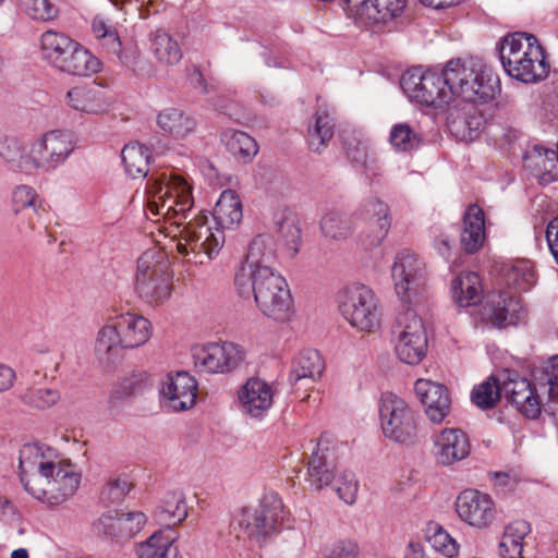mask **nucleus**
Wrapping results in <instances>:
<instances>
[{
	"mask_svg": "<svg viewBox=\"0 0 558 558\" xmlns=\"http://www.w3.org/2000/svg\"><path fill=\"white\" fill-rule=\"evenodd\" d=\"M450 102L475 106L495 98L499 81L480 59H454L446 63Z\"/></svg>",
	"mask_w": 558,
	"mask_h": 558,
	"instance_id": "obj_4",
	"label": "nucleus"
},
{
	"mask_svg": "<svg viewBox=\"0 0 558 558\" xmlns=\"http://www.w3.org/2000/svg\"><path fill=\"white\" fill-rule=\"evenodd\" d=\"M545 373L549 385L545 410L558 420V355L547 362Z\"/></svg>",
	"mask_w": 558,
	"mask_h": 558,
	"instance_id": "obj_54",
	"label": "nucleus"
},
{
	"mask_svg": "<svg viewBox=\"0 0 558 558\" xmlns=\"http://www.w3.org/2000/svg\"><path fill=\"white\" fill-rule=\"evenodd\" d=\"M432 456L437 464L450 466L470 454L468 435L460 428H444L432 436Z\"/></svg>",
	"mask_w": 558,
	"mask_h": 558,
	"instance_id": "obj_17",
	"label": "nucleus"
},
{
	"mask_svg": "<svg viewBox=\"0 0 558 558\" xmlns=\"http://www.w3.org/2000/svg\"><path fill=\"white\" fill-rule=\"evenodd\" d=\"M414 390L424 405L425 414L433 424H440L451 411V398L448 389L438 383L420 378Z\"/></svg>",
	"mask_w": 558,
	"mask_h": 558,
	"instance_id": "obj_20",
	"label": "nucleus"
},
{
	"mask_svg": "<svg viewBox=\"0 0 558 558\" xmlns=\"http://www.w3.org/2000/svg\"><path fill=\"white\" fill-rule=\"evenodd\" d=\"M524 167L536 177L542 184L558 180V151L542 145H533L523 155Z\"/></svg>",
	"mask_w": 558,
	"mask_h": 558,
	"instance_id": "obj_25",
	"label": "nucleus"
},
{
	"mask_svg": "<svg viewBox=\"0 0 558 558\" xmlns=\"http://www.w3.org/2000/svg\"><path fill=\"white\" fill-rule=\"evenodd\" d=\"M198 384L187 372L169 373L161 381V404L173 412L192 409L196 403Z\"/></svg>",
	"mask_w": 558,
	"mask_h": 558,
	"instance_id": "obj_14",
	"label": "nucleus"
},
{
	"mask_svg": "<svg viewBox=\"0 0 558 558\" xmlns=\"http://www.w3.org/2000/svg\"><path fill=\"white\" fill-rule=\"evenodd\" d=\"M336 490L340 499L345 504H354L359 492V482L355 474L349 471H343L336 481Z\"/></svg>",
	"mask_w": 558,
	"mask_h": 558,
	"instance_id": "obj_57",
	"label": "nucleus"
},
{
	"mask_svg": "<svg viewBox=\"0 0 558 558\" xmlns=\"http://www.w3.org/2000/svg\"><path fill=\"white\" fill-rule=\"evenodd\" d=\"M126 350L112 317L98 330L94 352L97 361L106 366L116 365Z\"/></svg>",
	"mask_w": 558,
	"mask_h": 558,
	"instance_id": "obj_26",
	"label": "nucleus"
},
{
	"mask_svg": "<svg viewBox=\"0 0 558 558\" xmlns=\"http://www.w3.org/2000/svg\"><path fill=\"white\" fill-rule=\"evenodd\" d=\"M333 135V121L327 112H317L315 122L308 128V145L313 151L319 153Z\"/></svg>",
	"mask_w": 558,
	"mask_h": 558,
	"instance_id": "obj_48",
	"label": "nucleus"
},
{
	"mask_svg": "<svg viewBox=\"0 0 558 558\" xmlns=\"http://www.w3.org/2000/svg\"><path fill=\"white\" fill-rule=\"evenodd\" d=\"M276 259L275 241L269 234H258L250 243L244 262L236 271L257 270V268L271 267Z\"/></svg>",
	"mask_w": 558,
	"mask_h": 558,
	"instance_id": "obj_38",
	"label": "nucleus"
},
{
	"mask_svg": "<svg viewBox=\"0 0 558 558\" xmlns=\"http://www.w3.org/2000/svg\"><path fill=\"white\" fill-rule=\"evenodd\" d=\"M391 278L397 295L405 306L425 307L430 294L424 260L413 251H399L391 266Z\"/></svg>",
	"mask_w": 558,
	"mask_h": 558,
	"instance_id": "obj_6",
	"label": "nucleus"
},
{
	"mask_svg": "<svg viewBox=\"0 0 558 558\" xmlns=\"http://www.w3.org/2000/svg\"><path fill=\"white\" fill-rule=\"evenodd\" d=\"M65 104L72 110L99 116L109 111L111 102L106 93L95 85H77L65 95Z\"/></svg>",
	"mask_w": 558,
	"mask_h": 558,
	"instance_id": "obj_22",
	"label": "nucleus"
},
{
	"mask_svg": "<svg viewBox=\"0 0 558 558\" xmlns=\"http://www.w3.org/2000/svg\"><path fill=\"white\" fill-rule=\"evenodd\" d=\"M146 198L147 217L157 221L162 218L175 226L177 250L189 257V262L202 265L220 252L225 243L223 231L218 227L213 229L207 215L199 213L181 228L194 206L192 184L186 179L173 172L151 175Z\"/></svg>",
	"mask_w": 558,
	"mask_h": 558,
	"instance_id": "obj_1",
	"label": "nucleus"
},
{
	"mask_svg": "<svg viewBox=\"0 0 558 558\" xmlns=\"http://www.w3.org/2000/svg\"><path fill=\"white\" fill-rule=\"evenodd\" d=\"M335 470L336 463L329 448L318 449L308 461L307 481L314 489L320 490L333 481Z\"/></svg>",
	"mask_w": 558,
	"mask_h": 558,
	"instance_id": "obj_36",
	"label": "nucleus"
},
{
	"mask_svg": "<svg viewBox=\"0 0 558 558\" xmlns=\"http://www.w3.org/2000/svg\"><path fill=\"white\" fill-rule=\"evenodd\" d=\"M150 50L163 65H174L182 59L179 43L162 29H157L150 35Z\"/></svg>",
	"mask_w": 558,
	"mask_h": 558,
	"instance_id": "obj_44",
	"label": "nucleus"
},
{
	"mask_svg": "<svg viewBox=\"0 0 558 558\" xmlns=\"http://www.w3.org/2000/svg\"><path fill=\"white\" fill-rule=\"evenodd\" d=\"M74 40L69 36L49 29L40 37L41 58L58 70Z\"/></svg>",
	"mask_w": 558,
	"mask_h": 558,
	"instance_id": "obj_42",
	"label": "nucleus"
},
{
	"mask_svg": "<svg viewBox=\"0 0 558 558\" xmlns=\"http://www.w3.org/2000/svg\"><path fill=\"white\" fill-rule=\"evenodd\" d=\"M59 15V9L49 0H37V20L49 22Z\"/></svg>",
	"mask_w": 558,
	"mask_h": 558,
	"instance_id": "obj_63",
	"label": "nucleus"
},
{
	"mask_svg": "<svg viewBox=\"0 0 558 558\" xmlns=\"http://www.w3.org/2000/svg\"><path fill=\"white\" fill-rule=\"evenodd\" d=\"M277 231L281 239L294 252H298L301 241V228L296 216L290 211H283L276 219Z\"/></svg>",
	"mask_w": 558,
	"mask_h": 558,
	"instance_id": "obj_51",
	"label": "nucleus"
},
{
	"mask_svg": "<svg viewBox=\"0 0 558 558\" xmlns=\"http://www.w3.org/2000/svg\"><path fill=\"white\" fill-rule=\"evenodd\" d=\"M194 367L207 374H227L238 368L245 359L244 349L234 342H211L192 350Z\"/></svg>",
	"mask_w": 558,
	"mask_h": 558,
	"instance_id": "obj_12",
	"label": "nucleus"
},
{
	"mask_svg": "<svg viewBox=\"0 0 558 558\" xmlns=\"http://www.w3.org/2000/svg\"><path fill=\"white\" fill-rule=\"evenodd\" d=\"M157 125L167 134L183 138L194 132L195 119L178 108H167L157 116Z\"/></svg>",
	"mask_w": 558,
	"mask_h": 558,
	"instance_id": "obj_41",
	"label": "nucleus"
},
{
	"mask_svg": "<svg viewBox=\"0 0 558 558\" xmlns=\"http://www.w3.org/2000/svg\"><path fill=\"white\" fill-rule=\"evenodd\" d=\"M169 271V263L166 253L158 246L146 250L137 259L135 274V287L148 290V279Z\"/></svg>",
	"mask_w": 558,
	"mask_h": 558,
	"instance_id": "obj_34",
	"label": "nucleus"
},
{
	"mask_svg": "<svg viewBox=\"0 0 558 558\" xmlns=\"http://www.w3.org/2000/svg\"><path fill=\"white\" fill-rule=\"evenodd\" d=\"M446 81V66L438 73L413 68L402 74L400 86L413 101L427 107L445 109L450 107V93Z\"/></svg>",
	"mask_w": 558,
	"mask_h": 558,
	"instance_id": "obj_9",
	"label": "nucleus"
},
{
	"mask_svg": "<svg viewBox=\"0 0 558 558\" xmlns=\"http://www.w3.org/2000/svg\"><path fill=\"white\" fill-rule=\"evenodd\" d=\"M0 157L16 172L31 175L35 169L33 144L17 137H5L0 142Z\"/></svg>",
	"mask_w": 558,
	"mask_h": 558,
	"instance_id": "obj_28",
	"label": "nucleus"
},
{
	"mask_svg": "<svg viewBox=\"0 0 558 558\" xmlns=\"http://www.w3.org/2000/svg\"><path fill=\"white\" fill-rule=\"evenodd\" d=\"M82 481L78 466L56 448L37 444V500L61 505L77 492Z\"/></svg>",
	"mask_w": 558,
	"mask_h": 558,
	"instance_id": "obj_3",
	"label": "nucleus"
},
{
	"mask_svg": "<svg viewBox=\"0 0 558 558\" xmlns=\"http://www.w3.org/2000/svg\"><path fill=\"white\" fill-rule=\"evenodd\" d=\"M60 364V354L57 351L41 350L37 352V365L40 366L45 378H54Z\"/></svg>",
	"mask_w": 558,
	"mask_h": 558,
	"instance_id": "obj_59",
	"label": "nucleus"
},
{
	"mask_svg": "<svg viewBox=\"0 0 558 558\" xmlns=\"http://www.w3.org/2000/svg\"><path fill=\"white\" fill-rule=\"evenodd\" d=\"M430 546L441 555L453 558L459 553L457 541L441 526H437L428 537Z\"/></svg>",
	"mask_w": 558,
	"mask_h": 558,
	"instance_id": "obj_56",
	"label": "nucleus"
},
{
	"mask_svg": "<svg viewBox=\"0 0 558 558\" xmlns=\"http://www.w3.org/2000/svg\"><path fill=\"white\" fill-rule=\"evenodd\" d=\"M126 173L133 178H144L148 173L149 150L140 143L126 144L121 153Z\"/></svg>",
	"mask_w": 558,
	"mask_h": 558,
	"instance_id": "obj_45",
	"label": "nucleus"
},
{
	"mask_svg": "<svg viewBox=\"0 0 558 558\" xmlns=\"http://www.w3.org/2000/svg\"><path fill=\"white\" fill-rule=\"evenodd\" d=\"M130 489L131 484L125 477H113L104 486L100 499L107 505L120 504L124 500Z\"/></svg>",
	"mask_w": 558,
	"mask_h": 558,
	"instance_id": "obj_55",
	"label": "nucleus"
},
{
	"mask_svg": "<svg viewBox=\"0 0 558 558\" xmlns=\"http://www.w3.org/2000/svg\"><path fill=\"white\" fill-rule=\"evenodd\" d=\"M408 0H345L348 9L365 25L386 24L398 17Z\"/></svg>",
	"mask_w": 558,
	"mask_h": 558,
	"instance_id": "obj_18",
	"label": "nucleus"
},
{
	"mask_svg": "<svg viewBox=\"0 0 558 558\" xmlns=\"http://www.w3.org/2000/svg\"><path fill=\"white\" fill-rule=\"evenodd\" d=\"M112 319L119 329L126 350L138 348L149 340L151 325L142 315L128 312L119 314Z\"/></svg>",
	"mask_w": 558,
	"mask_h": 558,
	"instance_id": "obj_27",
	"label": "nucleus"
},
{
	"mask_svg": "<svg viewBox=\"0 0 558 558\" xmlns=\"http://www.w3.org/2000/svg\"><path fill=\"white\" fill-rule=\"evenodd\" d=\"M389 143L395 150L408 153L418 147L420 137L409 124L398 123L390 130Z\"/></svg>",
	"mask_w": 558,
	"mask_h": 558,
	"instance_id": "obj_52",
	"label": "nucleus"
},
{
	"mask_svg": "<svg viewBox=\"0 0 558 558\" xmlns=\"http://www.w3.org/2000/svg\"><path fill=\"white\" fill-rule=\"evenodd\" d=\"M213 217L220 230L235 229L243 218V208L240 196L229 189L222 191L216 202Z\"/></svg>",
	"mask_w": 558,
	"mask_h": 558,
	"instance_id": "obj_31",
	"label": "nucleus"
},
{
	"mask_svg": "<svg viewBox=\"0 0 558 558\" xmlns=\"http://www.w3.org/2000/svg\"><path fill=\"white\" fill-rule=\"evenodd\" d=\"M423 307L407 306L400 312L391 327V337L398 359L405 363L418 364L427 352V331L417 310Z\"/></svg>",
	"mask_w": 558,
	"mask_h": 558,
	"instance_id": "obj_7",
	"label": "nucleus"
},
{
	"mask_svg": "<svg viewBox=\"0 0 558 558\" xmlns=\"http://www.w3.org/2000/svg\"><path fill=\"white\" fill-rule=\"evenodd\" d=\"M339 311L356 330L374 332L380 326L381 311L374 291L359 282L344 287L338 294Z\"/></svg>",
	"mask_w": 558,
	"mask_h": 558,
	"instance_id": "obj_8",
	"label": "nucleus"
},
{
	"mask_svg": "<svg viewBox=\"0 0 558 558\" xmlns=\"http://www.w3.org/2000/svg\"><path fill=\"white\" fill-rule=\"evenodd\" d=\"M60 399L58 390L47 388L37 391V408H49L56 404Z\"/></svg>",
	"mask_w": 558,
	"mask_h": 558,
	"instance_id": "obj_64",
	"label": "nucleus"
},
{
	"mask_svg": "<svg viewBox=\"0 0 558 558\" xmlns=\"http://www.w3.org/2000/svg\"><path fill=\"white\" fill-rule=\"evenodd\" d=\"M274 388L260 378H250L239 390L241 411L251 418H264L274 403Z\"/></svg>",
	"mask_w": 558,
	"mask_h": 558,
	"instance_id": "obj_19",
	"label": "nucleus"
},
{
	"mask_svg": "<svg viewBox=\"0 0 558 558\" xmlns=\"http://www.w3.org/2000/svg\"><path fill=\"white\" fill-rule=\"evenodd\" d=\"M187 517V506L182 492H171L165 495L154 512V520L163 526H174Z\"/></svg>",
	"mask_w": 558,
	"mask_h": 558,
	"instance_id": "obj_39",
	"label": "nucleus"
},
{
	"mask_svg": "<svg viewBox=\"0 0 558 558\" xmlns=\"http://www.w3.org/2000/svg\"><path fill=\"white\" fill-rule=\"evenodd\" d=\"M378 411L385 437L398 444L414 442L417 435L416 418L402 398L392 392H384L379 399Z\"/></svg>",
	"mask_w": 558,
	"mask_h": 558,
	"instance_id": "obj_10",
	"label": "nucleus"
},
{
	"mask_svg": "<svg viewBox=\"0 0 558 558\" xmlns=\"http://www.w3.org/2000/svg\"><path fill=\"white\" fill-rule=\"evenodd\" d=\"M531 531V524L524 520L506 525L498 544L499 558H523L524 539Z\"/></svg>",
	"mask_w": 558,
	"mask_h": 558,
	"instance_id": "obj_35",
	"label": "nucleus"
},
{
	"mask_svg": "<svg viewBox=\"0 0 558 558\" xmlns=\"http://www.w3.org/2000/svg\"><path fill=\"white\" fill-rule=\"evenodd\" d=\"M325 369V363L318 351L307 349L299 352L292 361L289 383L296 385L302 379L315 381Z\"/></svg>",
	"mask_w": 558,
	"mask_h": 558,
	"instance_id": "obj_33",
	"label": "nucleus"
},
{
	"mask_svg": "<svg viewBox=\"0 0 558 558\" xmlns=\"http://www.w3.org/2000/svg\"><path fill=\"white\" fill-rule=\"evenodd\" d=\"M234 286L243 298L254 296L263 315L280 323L293 315V300L286 278L274 267L235 271Z\"/></svg>",
	"mask_w": 558,
	"mask_h": 558,
	"instance_id": "obj_2",
	"label": "nucleus"
},
{
	"mask_svg": "<svg viewBox=\"0 0 558 558\" xmlns=\"http://www.w3.org/2000/svg\"><path fill=\"white\" fill-rule=\"evenodd\" d=\"M501 396V381L490 377L475 387L472 391V401L481 409L493 408Z\"/></svg>",
	"mask_w": 558,
	"mask_h": 558,
	"instance_id": "obj_53",
	"label": "nucleus"
},
{
	"mask_svg": "<svg viewBox=\"0 0 558 558\" xmlns=\"http://www.w3.org/2000/svg\"><path fill=\"white\" fill-rule=\"evenodd\" d=\"M482 293L481 279L476 272H461L451 282L452 300L459 307L476 305L481 301Z\"/></svg>",
	"mask_w": 558,
	"mask_h": 558,
	"instance_id": "obj_37",
	"label": "nucleus"
},
{
	"mask_svg": "<svg viewBox=\"0 0 558 558\" xmlns=\"http://www.w3.org/2000/svg\"><path fill=\"white\" fill-rule=\"evenodd\" d=\"M546 240L549 251L558 264V216L551 219L547 225Z\"/></svg>",
	"mask_w": 558,
	"mask_h": 558,
	"instance_id": "obj_62",
	"label": "nucleus"
},
{
	"mask_svg": "<svg viewBox=\"0 0 558 558\" xmlns=\"http://www.w3.org/2000/svg\"><path fill=\"white\" fill-rule=\"evenodd\" d=\"M365 218L372 223L374 234L368 236L367 245L375 247L381 244L390 228L389 207L378 198H371L364 205Z\"/></svg>",
	"mask_w": 558,
	"mask_h": 558,
	"instance_id": "obj_40",
	"label": "nucleus"
},
{
	"mask_svg": "<svg viewBox=\"0 0 558 558\" xmlns=\"http://www.w3.org/2000/svg\"><path fill=\"white\" fill-rule=\"evenodd\" d=\"M75 148L72 135L66 131L53 130L43 135L38 149L37 167L47 171L64 163Z\"/></svg>",
	"mask_w": 558,
	"mask_h": 558,
	"instance_id": "obj_21",
	"label": "nucleus"
},
{
	"mask_svg": "<svg viewBox=\"0 0 558 558\" xmlns=\"http://www.w3.org/2000/svg\"><path fill=\"white\" fill-rule=\"evenodd\" d=\"M223 141L228 150L236 158L244 161L254 157L258 151L256 141L242 131H227Z\"/></svg>",
	"mask_w": 558,
	"mask_h": 558,
	"instance_id": "obj_47",
	"label": "nucleus"
},
{
	"mask_svg": "<svg viewBox=\"0 0 558 558\" xmlns=\"http://www.w3.org/2000/svg\"><path fill=\"white\" fill-rule=\"evenodd\" d=\"M283 520V502L277 493L264 495L258 508L244 509L239 519L240 527L251 538L265 541L278 531Z\"/></svg>",
	"mask_w": 558,
	"mask_h": 558,
	"instance_id": "obj_11",
	"label": "nucleus"
},
{
	"mask_svg": "<svg viewBox=\"0 0 558 558\" xmlns=\"http://www.w3.org/2000/svg\"><path fill=\"white\" fill-rule=\"evenodd\" d=\"M134 553L136 558H183L175 545V537L161 530L137 543Z\"/></svg>",
	"mask_w": 558,
	"mask_h": 558,
	"instance_id": "obj_29",
	"label": "nucleus"
},
{
	"mask_svg": "<svg viewBox=\"0 0 558 558\" xmlns=\"http://www.w3.org/2000/svg\"><path fill=\"white\" fill-rule=\"evenodd\" d=\"M98 41L104 49H106L109 53L117 56L122 63H130L128 57L123 54L122 44L116 28L107 34L105 38H101Z\"/></svg>",
	"mask_w": 558,
	"mask_h": 558,
	"instance_id": "obj_60",
	"label": "nucleus"
},
{
	"mask_svg": "<svg viewBox=\"0 0 558 558\" xmlns=\"http://www.w3.org/2000/svg\"><path fill=\"white\" fill-rule=\"evenodd\" d=\"M485 240V216L477 205H470L463 217L461 244L468 253L476 252Z\"/></svg>",
	"mask_w": 558,
	"mask_h": 558,
	"instance_id": "obj_32",
	"label": "nucleus"
},
{
	"mask_svg": "<svg viewBox=\"0 0 558 558\" xmlns=\"http://www.w3.org/2000/svg\"><path fill=\"white\" fill-rule=\"evenodd\" d=\"M501 274L507 286L522 291L531 289L536 280L533 265L529 259H515L505 264Z\"/></svg>",
	"mask_w": 558,
	"mask_h": 558,
	"instance_id": "obj_43",
	"label": "nucleus"
},
{
	"mask_svg": "<svg viewBox=\"0 0 558 558\" xmlns=\"http://www.w3.org/2000/svg\"><path fill=\"white\" fill-rule=\"evenodd\" d=\"M172 277L170 271L157 275L148 279L147 291L142 287H135L138 294L149 304L160 305L168 301L172 293Z\"/></svg>",
	"mask_w": 558,
	"mask_h": 558,
	"instance_id": "obj_46",
	"label": "nucleus"
},
{
	"mask_svg": "<svg viewBox=\"0 0 558 558\" xmlns=\"http://www.w3.org/2000/svg\"><path fill=\"white\" fill-rule=\"evenodd\" d=\"M481 315L494 327L517 325L524 318L521 299L511 291H490L484 298Z\"/></svg>",
	"mask_w": 558,
	"mask_h": 558,
	"instance_id": "obj_13",
	"label": "nucleus"
},
{
	"mask_svg": "<svg viewBox=\"0 0 558 558\" xmlns=\"http://www.w3.org/2000/svg\"><path fill=\"white\" fill-rule=\"evenodd\" d=\"M501 395L527 418H537L542 402L535 387L515 372H506L501 379Z\"/></svg>",
	"mask_w": 558,
	"mask_h": 558,
	"instance_id": "obj_16",
	"label": "nucleus"
},
{
	"mask_svg": "<svg viewBox=\"0 0 558 558\" xmlns=\"http://www.w3.org/2000/svg\"><path fill=\"white\" fill-rule=\"evenodd\" d=\"M17 460L16 474L20 483L28 494L34 495L32 482L35 474V445L25 444L19 452Z\"/></svg>",
	"mask_w": 558,
	"mask_h": 558,
	"instance_id": "obj_50",
	"label": "nucleus"
},
{
	"mask_svg": "<svg viewBox=\"0 0 558 558\" xmlns=\"http://www.w3.org/2000/svg\"><path fill=\"white\" fill-rule=\"evenodd\" d=\"M359 555L357 545L353 542H339L326 556V558H356Z\"/></svg>",
	"mask_w": 558,
	"mask_h": 558,
	"instance_id": "obj_61",
	"label": "nucleus"
},
{
	"mask_svg": "<svg viewBox=\"0 0 558 558\" xmlns=\"http://www.w3.org/2000/svg\"><path fill=\"white\" fill-rule=\"evenodd\" d=\"M100 69L99 59L75 40L58 68L61 72L76 76H90Z\"/></svg>",
	"mask_w": 558,
	"mask_h": 558,
	"instance_id": "obj_30",
	"label": "nucleus"
},
{
	"mask_svg": "<svg viewBox=\"0 0 558 558\" xmlns=\"http://www.w3.org/2000/svg\"><path fill=\"white\" fill-rule=\"evenodd\" d=\"M322 233L331 240H344L351 233L349 220L343 214L336 210L326 213L320 219Z\"/></svg>",
	"mask_w": 558,
	"mask_h": 558,
	"instance_id": "obj_49",
	"label": "nucleus"
},
{
	"mask_svg": "<svg viewBox=\"0 0 558 558\" xmlns=\"http://www.w3.org/2000/svg\"><path fill=\"white\" fill-rule=\"evenodd\" d=\"M146 522L147 517L142 511L107 513L98 520L97 530L110 537L132 538Z\"/></svg>",
	"mask_w": 558,
	"mask_h": 558,
	"instance_id": "obj_24",
	"label": "nucleus"
},
{
	"mask_svg": "<svg viewBox=\"0 0 558 558\" xmlns=\"http://www.w3.org/2000/svg\"><path fill=\"white\" fill-rule=\"evenodd\" d=\"M460 105L451 104L448 108L447 125L450 133L459 141L472 142L480 134L484 118L475 106H466L463 110Z\"/></svg>",
	"mask_w": 558,
	"mask_h": 558,
	"instance_id": "obj_23",
	"label": "nucleus"
},
{
	"mask_svg": "<svg viewBox=\"0 0 558 558\" xmlns=\"http://www.w3.org/2000/svg\"><path fill=\"white\" fill-rule=\"evenodd\" d=\"M456 511L464 523L478 530L488 527L496 517L490 496L476 489H465L459 494Z\"/></svg>",
	"mask_w": 558,
	"mask_h": 558,
	"instance_id": "obj_15",
	"label": "nucleus"
},
{
	"mask_svg": "<svg viewBox=\"0 0 558 558\" xmlns=\"http://www.w3.org/2000/svg\"><path fill=\"white\" fill-rule=\"evenodd\" d=\"M498 50L501 64L511 77L535 83L547 76L549 66L535 36L513 33L501 40Z\"/></svg>",
	"mask_w": 558,
	"mask_h": 558,
	"instance_id": "obj_5",
	"label": "nucleus"
},
{
	"mask_svg": "<svg viewBox=\"0 0 558 558\" xmlns=\"http://www.w3.org/2000/svg\"><path fill=\"white\" fill-rule=\"evenodd\" d=\"M35 204V190L28 184L16 185L11 194V208L14 215L23 213Z\"/></svg>",
	"mask_w": 558,
	"mask_h": 558,
	"instance_id": "obj_58",
	"label": "nucleus"
}]
</instances>
